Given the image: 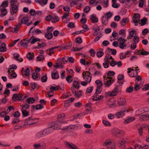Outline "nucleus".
<instances>
[{
  "instance_id": "obj_36",
  "label": "nucleus",
  "mask_w": 149,
  "mask_h": 149,
  "mask_svg": "<svg viewBox=\"0 0 149 149\" xmlns=\"http://www.w3.org/2000/svg\"><path fill=\"white\" fill-rule=\"evenodd\" d=\"M52 77L53 79H57L59 77L58 73V72H56L52 73Z\"/></svg>"
},
{
  "instance_id": "obj_8",
  "label": "nucleus",
  "mask_w": 149,
  "mask_h": 149,
  "mask_svg": "<svg viewBox=\"0 0 149 149\" xmlns=\"http://www.w3.org/2000/svg\"><path fill=\"white\" fill-rule=\"evenodd\" d=\"M128 112V111L126 110H123L121 111L117 112L115 115L118 118H120L122 117L125 115V112Z\"/></svg>"
},
{
  "instance_id": "obj_3",
  "label": "nucleus",
  "mask_w": 149,
  "mask_h": 149,
  "mask_svg": "<svg viewBox=\"0 0 149 149\" xmlns=\"http://www.w3.org/2000/svg\"><path fill=\"white\" fill-rule=\"evenodd\" d=\"M102 145L103 146H106L107 149H116V141L110 139H106Z\"/></svg>"
},
{
  "instance_id": "obj_6",
  "label": "nucleus",
  "mask_w": 149,
  "mask_h": 149,
  "mask_svg": "<svg viewBox=\"0 0 149 149\" xmlns=\"http://www.w3.org/2000/svg\"><path fill=\"white\" fill-rule=\"evenodd\" d=\"M45 136L47 135L48 134L52 133L53 131L52 128L50 127L42 130Z\"/></svg>"
},
{
  "instance_id": "obj_22",
  "label": "nucleus",
  "mask_w": 149,
  "mask_h": 149,
  "mask_svg": "<svg viewBox=\"0 0 149 149\" xmlns=\"http://www.w3.org/2000/svg\"><path fill=\"white\" fill-rule=\"evenodd\" d=\"M59 47V46H58L49 49L47 50V51H49V54L50 56H51L52 54H54V50Z\"/></svg>"
},
{
  "instance_id": "obj_13",
  "label": "nucleus",
  "mask_w": 149,
  "mask_h": 149,
  "mask_svg": "<svg viewBox=\"0 0 149 149\" xmlns=\"http://www.w3.org/2000/svg\"><path fill=\"white\" fill-rule=\"evenodd\" d=\"M11 10V12L15 13H16L18 10V7L16 5H13L10 6Z\"/></svg>"
},
{
  "instance_id": "obj_9",
  "label": "nucleus",
  "mask_w": 149,
  "mask_h": 149,
  "mask_svg": "<svg viewBox=\"0 0 149 149\" xmlns=\"http://www.w3.org/2000/svg\"><path fill=\"white\" fill-rule=\"evenodd\" d=\"M29 70L28 68H23L22 69L21 72L23 76H28L29 74Z\"/></svg>"
},
{
  "instance_id": "obj_41",
  "label": "nucleus",
  "mask_w": 149,
  "mask_h": 149,
  "mask_svg": "<svg viewBox=\"0 0 149 149\" xmlns=\"http://www.w3.org/2000/svg\"><path fill=\"white\" fill-rule=\"evenodd\" d=\"M126 40L123 39L122 38H120L118 40V42L120 44H124Z\"/></svg>"
},
{
  "instance_id": "obj_42",
  "label": "nucleus",
  "mask_w": 149,
  "mask_h": 149,
  "mask_svg": "<svg viewBox=\"0 0 149 149\" xmlns=\"http://www.w3.org/2000/svg\"><path fill=\"white\" fill-rule=\"evenodd\" d=\"M108 50L110 53H111L113 55H115L116 53V50L115 49H112L109 48H108Z\"/></svg>"
},
{
  "instance_id": "obj_38",
  "label": "nucleus",
  "mask_w": 149,
  "mask_h": 149,
  "mask_svg": "<svg viewBox=\"0 0 149 149\" xmlns=\"http://www.w3.org/2000/svg\"><path fill=\"white\" fill-rule=\"evenodd\" d=\"M34 54L33 53H29L27 55L26 57L29 60H32L33 58Z\"/></svg>"
},
{
  "instance_id": "obj_58",
  "label": "nucleus",
  "mask_w": 149,
  "mask_h": 149,
  "mask_svg": "<svg viewBox=\"0 0 149 149\" xmlns=\"http://www.w3.org/2000/svg\"><path fill=\"white\" fill-rule=\"evenodd\" d=\"M114 60H111V61L109 63L110 65L112 67L114 66L117 64V62L116 61H114Z\"/></svg>"
},
{
  "instance_id": "obj_11",
  "label": "nucleus",
  "mask_w": 149,
  "mask_h": 149,
  "mask_svg": "<svg viewBox=\"0 0 149 149\" xmlns=\"http://www.w3.org/2000/svg\"><path fill=\"white\" fill-rule=\"evenodd\" d=\"M149 120V115H142L140 116L139 120L141 121H145Z\"/></svg>"
},
{
  "instance_id": "obj_53",
  "label": "nucleus",
  "mask_w": 149,
  "mask_h": 149,
  "mask_svg": "<svg viewBox=\"0 0 149 149\" xmlns=\"http://www.w3.org/2000/svg\"><path fill=\"white\" fill-rule=\"evenodd\" d=\"M128 21V19L126 18H124L122 20L121 23L123 26H124L125 25L126 22Z\"/></svg>"
},
{
  "instance_id": "obj_52",
  "label": "nucleus",
  "mask_w": 149,
  "mask_h": 149,
  "mask_svg": "<svg viewBox=\"0 0 149 149\" xmlns=\"http://www.w3.org/2000/svg\"><path fill=\"white\" fill-rule=\"evenodd\" d=\"M143 111H144V112H146L147 111H146L143 110L142 109H139V110H137L136 111V115H137V114H138V115H139V113H141V112H142Z\"/></svg>"
},
{
  "instance_id": "obj_19",
  "label": "nucleus",
  "mask_w": 149,
  "mask_h": 149,
  "mask_svg": "<svg viewBox=\"0 0 149 149\" xmlns=\"http://www.w3.org/2000/svg\"><path fill=\"white\" fill-rule=\"evenodd\" d=\"M118 102L119 105L123 106L125 104L126 101L124 98L122 97L118 99Z\"/></svg>"
},
{
  "instance_id": "obj_14",
  "label": "nucleus",
  "mask_w": 149,
  "mask_h": 149,
  "mask_svg": "<svg viewBox=\"0 0 149 149\" xmlns=\"http://www.w3.org/2000/svg\"><path fill=\"white\" fill-rule=\"evenodd\" d=\"M112 60H114V59L112 56L109 54H107L104 58V61H107L109 63Z\"/></svg>"
},
{
  "instance_id": "obj_64",
  "label": "nucleus",
  "mask_w": 149,
  "mask_h": 149,
  "mask_svg": "<svg viewBox=\"0 0 149 149\" xmlns=\"http://www.w3.org/2000/svg\"><path fill=\"white\" fill-rule=\"evenodd\" d=\"M72 78L70 75L68 76L66 78L67 81L69 83H70L72 81Z\"/></svg>"
},
{
  "instance_id": "obj_59",
  "label": "nucleus",
  "mask_w": 149,
  "mask_h": 149,
  "mask_svg": "<svg viewBox=\"0 0 149 149\" xmlns=\"http://www.w3.org/2000/svg\"><path fill=\"white\" fill-rule=\"evenodd\" d=\"M82 91H78L75 92V95L77 97H79L81 96Z\"/></svg>"
},
{
  "instance_id": "obj_5",
  "label": "nucleus",
  "mask_w": 149,
  "mask_h": 149,
  "mask_svg": "<svg viewBox=\"0 0 149 149\" xmlns=\"http://www.w3.org/2000/svg\"><path fill=\"white\" fill-rule=\"evenodd\" d=\"M91 74L88 72H84L82 74L84 79L87 82L90 83L91 80V77L90 75Z\"/></svg>"
},
{
  "instance_id": "obj_47",
  "label": "nucleus",
  "mask_w": 149,
  "mask_h": 149,
  "mask_svg": "<svg viewBox=\"0 0 149 149\" xmlns=\"http://www.w3.org/2000/svg\"><path fill=\"white\" fill-rule=\"evenodd\" d=\"M86 31V30H82L79 31H76L74 33H72L73 35L75 36L76 35H78L79 33H83L84 32Z\"/></svg>"
},
{
  "instance_id": "obj_24",
  "label": "nucleus",
  "mask_w": 149,
  "mask_h": 149,
  "mask_svg": "<svg viewBox=\"0 0 149 149\" xmlns=\"http://www.w3.org/2000/svg\"><path fill=\"white\" fill-rule=\"evenodd\" d=\"M90 18L93 23H96L98 22V19L93 15L90 16Z\"/></svg>"
},
{
  "instance_id": "obj_54",
  "label": "nucleus",
  "mask_w": 149,
  "mask_h": 149,
  "mask_svg": "<svg viewBox=\"0 0 149 149\" xmlns=\"http://www.w3.org/2000/svg\"><path fill=\"white\" fill-rule=\"evenodd\" d=\"M139 40V38L138 36H135L133 38L134 42H135L136 44L137 43Z\"/></svg>"
},
{
  "instance_id": "obj_56",
  "label": "nucleus",
  "mask_w": 149,
  "mask_h": 149,
  "mask_svg": "<svg viewBox=\"0 0 149 149\" xmlns=\"http://www.w3.org/2000/svg\"><path fill=\"white\" fill-rule=\"evenodd\" d=\"M47 80V77L46 75L43 76L41 78V81L42 82H45Z\"/></svg>"
},
{
  "instance_id": "obj_27",
  "label": "nucleus",
  "mask_w": 149,
  "mask_h": 149,
  "mask_svg": "<svg viewBox=\"0 0 149 149\" xmlns=\"http://www.w3.org/2000/svg\"><path fill=\"white\" fill-rule=\"evenodd\" d=\"M6 44L4 43H3L1 44L0 47V52H4L6 51Z\"/></svg>"
},
{
  "instance_id": "obj_39",
  "label": "nucleus",
  "mask_w": 149,
  "mask_h": 149,
  "mask_svg": "<svg viewBox=\"0 0 149 149\" xmlns=\"http://www.w3.org/2000/svg\"><path fill=\"white\" fill-rule=\"evenodd\" d=\"M65 117V114L63 113H60L58 116V121L60 122V119H64Z\"/></svg>"
},
{
  "instance_id": "obj_35",
  "label": "nucleus",
  "mask_w": 149,
  "mask_h": 149,
  "mask_svg": "<svg viewBox=\"0 0 149 149\" xmlns=\"http://www.w3.org/2000/svg\"><path fill=\"white\" fill-rule=\"evenodd\" d=\"M144 128V127H143V126L141 125L140 126V127L139 128H138V133L140 136H141L142 135L143 130V129Z\"/></svg>"
},
{
  "instance_id": "obj_1",
  "label": "nucleus",
  "mask_w": 149,
  "mask_h": 149,
  "mask_svg": "<svg viewBox=\"0 0 149 149\" xmlns=\"http://www.w3.org/2000/svg\"><path fill=\"white\" fill-rule=\"evenodd\" d=\"M115 74V73L113 71H109L107 74L104 77V84L107 87H109L113 82L114 80L112 79V77H110Z\"/></svg>"
},
{
  "instance_id": "obj_30",
  "label": "nucleus",
  "mask_w": 149,
  "mask_h": 149,
  "mask_svg": "<svg viewBox=\"0 0 149 149\" xmlns=\"http://www.w3.org/2000/svg\"><path fill=\"white\" fill-rule=\"evenodd\" d=\"M140 15L138 14H136L134 15L132 19V21H139L140 19Z\"/></svg>"
},
{
  "instance_id": "obj_31",
  "label": "nucleus",
  "mask_w": 149,
  "mask_h": 149,
  "mask_svg": "<svg viewBox=\"0 0 149 149\" xmlns=\"http://www.w3.org/2000/svg\"><path fill=\"white\" fill-rule=\"evenodd\" d=\"M26 100L28 103L31 104L34 103L35 101V99L32 97H29Z\"/></svg>"
},
{
  "instance_id": "obj_46",
  "label": "nucleus",
  "mask_w": 149,
  "mask_h": 149,
  "mask_svg": "<svg viewBox=\"0 0 149 149\" xmlns=\"http://www.w3.org/2000/svg\"><path fill=\"white\" fill-rule=\"evenodd\" d=\"M104 15L105 16V17L109 19L112 17V14L111 12H109L106 13V14Z\"/></svg>"
},
{
  "instance_id": "obj_4",
  "label": "nucleus",
  "mask_w": 149,
  "mask_h": 149,
  "mask_svg": "<svg viewBox=\"0 0 149 149\" xmlns=\"http://www.w3.org/2000/svg\"><path fill=\"white\" fill-rule=\"evenodd\" d=\"M46 146V144L44 142H41L40 143H36L33 144L34 149H45Z\"/></svg>"
},
{
  "instance_id": "obj_2",
  "label": "nucleus",
  "mask_w": 149,
  "mask_h": 149,
  "mask_svg": "<svg viewBox=\"0 0 149 149\" xmlns=\"http://www.w3.org/2000/svg\"><path fill=\"white\" fill-rule=\"evenodd\" d=\"M65 122L63 121L61 122H60L59 121L54 123L51 126V127L53 129V131L55 129H61L62 130L65 132L67 131L68 130H70V129L74 128L73 127V126H66L62 128H61V124L62 123H65Z\"/></svg>"
},
{
  "instance_id": "obj_20",
  "label": "nucleus",
  "mask_w": 149,
  "mask_h": 149,
  "mask_svg": "<svg viewBox=\"0 0 149 149\" xmlns=\"http://www.w3.org/2000/svg\"><path fill=\"white\" fill-rule=\"evenodd\" d=\"M29 42H31V44H33L37 41H40V39L38 38H36L33 36H32L29 39Z\"/></svg>"
},
{
  "instance_id": "obj_29",
  "label": "nucleus",
  "mask_w": 149,
  "mask_h": 149,
  "mask_svg": "<svg viewBox=\"0 0 149 149\" xmlns=\"http://www.w3.org/2000/svg\"><path fill=\"white\" fill-rule=\"evenodd\" d=\"M73 87H75L77 89H78L79 87V84L78 82L74 81L72 84Z\"/></svg>"
},
{
  "instance_id": "obj_45",
  "label": "nucleus",
  "mask_w": 149,
  "mask_h": 149,
  "mask_svg": "<svg viewBox=\"0 0 149 149\" xmlns=\"http://www.w3.org/2000/svg\"><path fill=\"white\" fill-rule=\"evenodd\" d=\"M104 52L101 51H99L96 53L97 56L98 58L101 57L102 56Z\"/></svg>"
},
{
  "instance_id": "obj_63",
  "label": "nucleus",
  "mask_w": 149,
  "mask_h": 149,
  "mask_svg": "<svg viewBox=\"0 0 149 149\" xmlns=\"http://www.w3.org/2000/svg\"><path fill=\"white\" fill-rule=\"evenodd\" d=\"M133 89V88L132 86H130L127 88L126 91L127 93H131L132 92Z\"/></svg>"
},
{
  "instance_id": "obj_18",
  "label": "nucleus",
  "mask_w": 149,
  "mask_h": 149,
  "mask_svg": "<svg viewBox=\"0 0 149 149\" xmlns=\"http://www.w3.org/2000/svg\"><path fill=\"white\" fill-rule=\"evenodd\" d=\"M118 91V88L116 87L111 92H108V95L110 96L115 95L117 94Z\"/></svg>"
},
{
  "instance_id": "obj_34",
  "label": "nucleus",
  "mask_w": 149,
  "mask_h": 149,
  "mask_svg": "<svg viewBox=\"0 0 149 149\" xmlns=\"http://www.w3.org/2000/svg\"><path fill=\"white\" fill-rule=\"evenodd\" d=\"M47 0H40L38 2L41 6H43L47 3Z\"/></svg>"
},
{
  "instance_id": "obj_50",
  "label": "nucleus",
  "mask_w": 149,
  "mask_h": 149,
  "mask_svg": "<svg viewBox=\"0 0 149 149\" xmlns=\"http://www.w3.org/2000/svg\"><path fill=\"white\" fill-rule=\"evenodd\" d=\"M1 13L2 15H6L7 13V11L6 9L3 8V9H0Z\"/></svg>"
},
{
  "instance_id": "obj_43",
  "label": "nucleus",
  "mask_w": 149,
  "mask_h": 149,
  "mask_svg": "<svg viewBox=\"0 0 149 149\" xmlns=\"http://www.w3.org/2000/svg\"><path fill=\"white\" fill-rule=\"evenodd\" d=\"M59 19L57 16H52V23L58 21Z\"/></svg>"
},
{
  "instance_id": "obj_61",
  "label": "nucleus",
  "mask_w": 149,
  "mask_h": 149,
  "mask_svg": "<svg viewBox=\"0 0 149 149\" xmlns=\"http://www.w3.org/2000/svg\"><path fill=\"white\" fill-rule=\"evenodd\" d=\"M74 105L76 108H79L82 105V103L80 102L76 103L74 104Z\"/></svg>"
},
{
  "instance_id": "obj_37",
  "label": "nucleus",
  "mask_w": 149,
  "mask_h": 149,
  "mask_svg": "<svg viewBox=\"0 0 149 149\" xmlns=\"http://www.w3.org/2000/svg\"><path fill=\"white\" fill-rule=\"evenodd\" d=\"M45 37L48 39H51L53 36V35L51 32L47 33L45 35Z\"/></svg>"
},
{
  "instance_id": "obj_17",
  "label": "nucleus",
  "mask_w": 149,
  "mask_h": 149,
  "mask_svg": "<svg viewBox=\"0 0 149 149\" xmlns=\"http://www.w3.org/2000/svg\"><path fill=\"white\" fill-rule=\"evenodd\" d=\"M117 144L119 146H125V142L123 139H121L117 141Z\"/></svg>"
},
{
  "instance_id": "obj_7",
  "label": "nucleus",
  "mask_w": 149,
  "mask_h": 149,
  "mask_svg": "<svg viewBox=\"0 0 149 149\" xmlns=\"http://www.w3.org/2000/svg\"><path fill=\"white\" fill-rule=\"evenodd\" d=\"M65 145L68 148H71L72 149H77V147L74 144L71 143L69 142L66 141H64Z\"/></svg>"
},
{
  "instance_id": "obj_62",
  "label": "nucleus",
  "mask_w": 149,
  "mask_h": 149,
  "mask_svg": "<svg viewBox=\"0 0 149 149\" xmlns=\"http://www.w3.org/2000/svg\"><path fill=\"white\" fill-rule=\"evenodd\" d=\"M95 83L97 85V86H100V87H101L102 84V82L99 80H96Z\"/></svg>"
},
{
  "instance_id": "obj_26",
  "label": "nucleus",
  "mask_w": 149,
  "mask_h": 149,
  "mask_svg": "<svg viewBox=\"0 0 149 149\" xmlns=\"http://www.w3.org/2000/svg\"><path fill=\"white\" fill-rule=\"evenodd\" d=\"M115 136L117 137H119L121 136L123 133L122 132L119 130H116L115 131Z\"/></svg>"
},
{
  "instance_id": "obj_12",
  "label": "nucleus",
  "mask_w": 149,
  "mask_h": 149,
  "mask_svg": "<svg viewBox=\"0 0 149 149\" xmlns=\"http://www.w3.org/2000/svg\"><path fill=\"white\" fill-rule=\"evenodd\" d=\"M31 118L30 117L26 119L25 121L24 124L25 125H30L32 124H33L34 122L31 121Z\"/></svg>"
},
{
  "instance_id": "obj_48",
  "label": "nucleus",
  "mask_w": 149,
  "mask_h": 149,
  "mask_svg": "<svg viewBox=\"0 0 149 149\" xmlns=\"http://www.w3.org/2000/svg\"><path fill=\"white\" fill-rule=\"evenodd\" d=\"M18 94H14L12 97V99L13 101H15L17 100H19Z\"/></svg>"
},
{
  "instance_id": "obj_33",
  "label": "nucleus",
  "mask_w": 149,
  "mask_h": 149,
  "mask_svg": "<svg viewBox=\"0 0 149 149\" xmlns=\"http://www.w3.org/2000/svg\"><path fill=\"white\" fill-rule=\"evenodd\" d=\"M147 21V18H144L139 22V23L141 24V26H143L146 24Z\"/></svg>"
},
{
  "instance_id": "obj_23",
  "label": "nucleus",
  "mask_w": 149,
  "mask_h": 149,
  "mask_svg": "<svg viewBox=\"0 0 149 149\" xmlns=\"http://www.w3.org/2000/svg\"><path fill=\"white\" fill-rule=\"evenodd\" d=\"M114 100L113 99H111L109 100L107 102V104L110 107H112V106L115 104L114 101Z\"/></svg>"
},
{
  "instance_id": "obj_60",
  "label": "nucleus",
  "mask_w": 149,
  "mask_h": 149,
  "mask_svg": "<svg viewBox=\"0 0 149 149\" xmlns=\"http://www.w3.org/2000/svg\"><path fill=\"white\" fill-rule=\"evenodd\" d=\"M22 114L24 116H27L29 115V113L26 110H21Z\"/></svg>"
},
{
  "instance_id": "obj_51",
  "label": "nucleus",
  "mask_w": 149,
  "mask_h": 149,
  "mask_svg": "<svg viewBox=\"0 0 149 149\" xmlns=\"http://www.w3.org/2000/svg\"><path fill=\"white\" fill-rule=\"evenodd\" d=\"M101 87L100 86H97L95 94H98L101 92L102 90L101 89Z\"/></svg>"
},
{
  "instance_id": "obj_25",
  "label": "nucleus",
  "mask_w": 149,
  "mask_h": 149,
  "mask_svg": "<svg viewBox=\"0 0 149 149\" xmlns=\"http://www.w3.org/2000/svg\"><path fill=\"white\" fill-rule=\"evenodd\" d=\"M108 19L104 15L102 19V23L103 24L106 25L108 23Z\"/></svg>"
},
{
  "instance_id": "obj_44",
  "label": "nucleus",
  "mask_w": 149,
  "mask_h": 149,
  "mask_svg": "<svg viewBox=\"0 0 149 149\" xmlns=\"http://www.w3.org/2000/svg\"><path fill=\"white\" fill-rule=\"evenodd\" d=\"M22 107V108L21 110H26L29 108L30 106L27 104H25L24 105L23 104L21 105Z\"/></svg>"
},
{
  "instance_id": "obj_16",
  "label": "nucleus",
  "mask_w": 149,
  "mask_h": 149,
  "mask_svg": "<svg viewBox=\"0 0 149 149\" xmlns=\"http://www.w3.org/2000/svg\"><path fill=\"white\" fill-rule=\"evenodd\" d=\"M135 119L134 117H128L125 120L124 124H127L129 123L132 122Z\"/></svg>"
},
{
  "instance_id": "obj_21",
  "label": "nucleus",
  "mask_w": 149,
  "mask_h": 149,
  "mask_svg": "<svg viewBox=\"0 0 149 149\" xmlns=\"http://www.w3.org/2000/svg\"><path fill=\"white\" fill-rule=\"evenodd\" d=\"M103 98V96L102 95H99L98 94H95V95L93 96V99L94 100L96 101L98 100L102 99Z\"/></svg>"
},
{
  "instance_id": "obj_55",
  "label": "nucleus",
  "mask_w": 149,
  "mask_h": 149,
  "mask_svg": "<svg viewBox=\"0 0 149 149\" xmlns=\"http://www.w3.org/2000/svg\"><path fill=\"white\" fill-rule=\"evenodd\" d=\"M89 52L92 56L94 57L95 56V52L93 49H91L89 50Z\"/></svg>"
},
{
  "instance_id": "obj_49",
  "label": "nucleus",
  "mask_w": 149,
  "mask_h": 149,
  "mask_svg": "<svg viewBox=\"0 0 149 149\" xmlns=\"http://www.w3.org/2000/svg\"><path fill=\"white\" fill-rule=\"evenodd\" d=\"M102 123L105 126H110L111 125V124L109 122L105 120H102Z\"/></svg>"
},
{
  "instance_id": "obj_28",
  "label": "nucleus",
  "mask_w": 149,
  "mask_h": 149,
  "mask_svg": "<svg viewBox=\"0 0 149 149\" xmlns=\"http://www.w3.org/2000/svg\"><path fill=\"white\" fill-rule=\"evenodd\" d=\"M29 42V41L28 38H26L21 41V44L22 46H24L26 45Z\"/></svg>"
},
{
  "instance_id": "obj_15",
  "label": "nucleus",
  "mask_w": 149,
  "mask_h": 149,
  "mask_svg": "<svg viewBox=\"0 0 149 149\" xmlns=\"http://www.w3.org/2000/svg\"><path fill=\"white\" fill-rule=\"evenodd\" d=\"M44 134L42 130L37 133L35 134V137L37 139H39L44 136Z\"/></svg>"
},
{
  "instance_id": "obj_32",
  "label": "nucleus",
  "mask_w": 149,
  "mask_h": 149,
  "mask_svg": "<svg viewBox=\"0 0 149 149\" xmlns=\"http://www.w3.org/2000/svg\"><path fill=\"white\" fill-rule=\"evenodd\" d=\"M95 30V32L93 34L94 36H97L99 33H100L101 31V30L99 29V27H98L96 29H94Z\"/></svg>"
},
{
  "instance_id": "obj_57",
  "label": "nucleus",
  "mask_w": 149,
  "mask_h": 149,
  "mask_svg": "<svg viewBox=\"0 0 149 149\" xmlns=\"http://www.w3.org/2000/svg\"><path fill=\"white\" fill-rule=\"evenodd\" d=\"M8 6V1H5L3 2L0 7L1 8V7H7Z\"/></svg>"
},
{
  "instance_id": "obj_10",
  "label": "nucleus",
  "mask_w": 149,
  "mask_h": 149,
  "mask_svg": "<svg viewBox=\"0 0 149 149\" xmlns=\"http://www.w3.org/2000/svg\"><path fill=\"white\" fill-rule=\"evenodd\" d=\"M8 77L9 79H12L17 77V74L12 71L8 70Z\"/></svg>"
},
{
  "instance_id": "obj_40",
  "label": "nucleus",
  "mask_w": 149,
  "mask_h": 149,
  "mask_svg": "<svg viewBox=\"0 0 149 149\" xmlns=\"http://www.w3.org/2000/svg\"><path fill=\"white\" fill-rule=\"evenodd\" d=\"M28 21L29 19L27 17H24L21 19V23L22 24H26Z\"/></svg>"
}]
</instances>
